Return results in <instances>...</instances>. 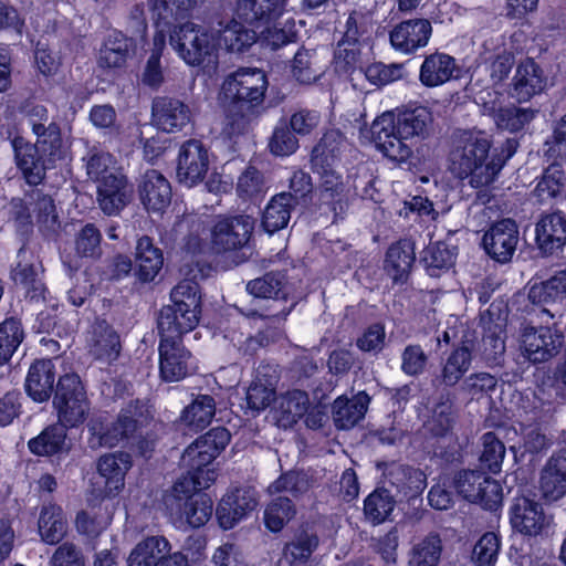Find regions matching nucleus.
<instances>
[{
	"label": "nucleus",
	"instance_id": "50",
	"mask_svg": "<svg viewBox=\"0 0 566 566\" xmlns=\"http://www.w3.org/2000/svg\"><path fill=\"white\" fill-rule=\"evenodd\" d=\"M221 41L229 52H243L256 42V31L233 19L221 31Z\"/></svg>",
	"mask_w": 566,
	"mask_h": 566
},
{
	"label": "nucleus",
	"instance_id": "46",
	"mask_svg": "<svg viewBox=\"0 0 566 566\" xmlns=\"http://www.w3.org/2000/svg\"><path fill=\"white\" fill-rule=\"evenodd\" d=\"M348 143L338 130L327 132L312 153L314 168H324V164L336 163L343 150L348 148Z\"/></svg>",
	"mask_w": 566,
	"mask_h": 566
},
{
	"label": "nucleus",
	"instance_id": "32",
	"mask_svg": "<svg viewBox=\"0 0 566 566\" xmlns=\"http://www.w3.org/2000/svg\"><path fill=\"white\" fill-rule=\"evenodd\" d=\"M539 489L547 502H554L566 493V449L551 458L542 471Z\"/></svg>",
	"mask_w": 566,
	"mask_h": 566
},
{
	"label": "nucleus",
	"instance_id": "64",
	"mask_svg": "<svg viewBox=\"0 0 566 566\" xmlns=\"http://www.w3.org/2000/svg\"><path fill=\"white\" fill-rule=\"evenodd\" d=\"M50 566H85L82 551L73 543L61 544L50 558Z\"/></svg>",
	"mask_w": 566,
	"mask_h": 566
},
{
	"label": "nucleus",
	"instance_id": "4",
	"mask_svg": "<svg viewBox=\"0 0 566 566\" xmlns=\"http://www.w3.org/2000/svg\"><path fill=\"white\" fill-rule=\"evenodd\" d=\"M230 442L226 428H213L198 438L184 452L182 462L190 471L175 483V494H187L191 489H208L217 479V472L209 465Z\"/></svg>",
	"mask_w": 566,
	"mask_h": 566
},
{
	"label": "nucleus",
	"instance_id": "5",
	"mask_svg": "<svg viewBox=\"0 0 566 566\" xmlns=\"http://www.w3.org/2000/svg\"><path fill=\"white\" fill-rule=\"evenodd\" d=\"M182 270L188 279L178 283L171 291L174 305L160 313L158 327L160 332L185 334L192 331L199 323L200 293L198 279H202L205 268L197 264L196 269Z\"/></svg>",
	"mask_w": 566,
	"mask_h": 566
},
{
	"label": "nucleus",
	"instance_id": "14",
	"mask_svg": "<svg viewBox=\"0 0 566 566\" xmlns=\"http://www.w3.org/2000/svg\"><path fill=\"white\" fill-rule=\"evenodd\" d=\"M452 483L457 493L469 502L479 503L488 510H495L501 504V485L481 472H460Z\"/></svg>",
	"mask_w": 566,
	"mask_h": 566
},
{
	"label": "nucleus",
	"instance_id": "18",
	"mask_svg": "<svg viewBox=\"0 0 566 566\" xmlns=\"http://www.w3.org/2000/svg\"><path fill=\"white\" fill-rule=\"evenodd\" d=\"M209 169L208 150L199 140H188L180 147L177 178L186 187H195L200 184Z\"/></svg>",
	"mask_w": 566,
	"mask_h": 566
},
{
	"label": "nucleus",
	"instance_id": "52",
	"mask_svg": "<svg viewBox=\"0 0 566 566\" xmlns=\"http://www.w3.org/2000/svg\"><path fill=\"white\" fill-rule=\"evenodd\" d=\"M535 191L541 200L566 196V171L558 164L551 165L538 181Z\"/></svg>",
	"mask_w": 566,
	"mask_h": 566
},
{
	"label": "nucleus",
	"instance_id": "28",
	"mask_svg": "<svg viewBox=\"0 0 566 566\" xmlns=\"http://www.w3.org/2000/svg\"><path fill=\"white\" fill-rule=\"evenodd\" d=\"M536 243L544 254H553L566 244V217L559 212L543 216L535 228Z\"/></svg>",
	"mask_w": 566,
	"mask_h": 566
},
{
	"label": "nucleus",
	"instance_id": "43",
	"mask_svg": "<svg viewBox=\"0 0 566 566\" xmlns=\"http://www.w3.org/2000/svg\"><path fill=\"white\" fill-rule=\"evenodd\" d=\"M214 413L213 398L208 395H199L182 410L180 422L190 430H202L210 424Z\"/></svg>",
	"mask_w": 566,
	"mask_h": 566
},
{
	"label": "nucleus",
	"instance_id": "13",
	"mask_svg": "<svg viewBox=\"0 0 566 566\" xmlns=\"http://www.w3.org/2000/svg\"><path fill=\"white\" fill-rule=\"evenodd\" d=\"M202 489H191L189 493L175 494V485L171 493L165 497V504L170 515L180 523H186L191 527L205 525L212 514V500L203 493Z\"/></svg>",
	"mask_w": 566,
	"mask_h": 566
},
{
	"label": "nucleus",
	"instance_id": "40",
	"mask_svg": "<svg viewBox=\"0 0 566 566\" xmlns=\"http://www.w3.org/2000/svg\"><path fill=\"white\" fill-rule=\"evenodd\" d=\"M169 549V543L165 537L149 536L132 549L127 557V566H158Z\"/></svg>",
	"mask_w": 566,
	"mask_h": 566
},
{
	"label": "nucleus",
	"instance_id": "36",
	"mask_svg": "<svg viewBox=\"0 0 566 566\" xmlns=\"http://www.w3.org/2000/svg\"><path fill=\"white\" fill-rule=\"evenodd\" d=\"M500 312V307L492 304L486 315L482 316L485 325L483 346L488 359H496L505 350L506 316Z\"/></svg>",
	"mask_w": 566,
	"mask_h": 566
},
{
	"label": "nucleus",
	"instance_id": "59",
	"mask_svg": "<svg viewBox=\"0 0 566 566\" xmlns=\"http://www.w3.org/2000/svg\"><path fill=\"white\" fill-rule=\"evenodd\" d=\"M75 253L80 259H95L101 254V233L93 224L84 226L75 238Z\"/></svg>",
	"mask_w": 566,
	"mask_h": 566
},
{
	"label": "nucleus",
	"instance_id": "2",
	"mask_svg": "<svg viewBox=\"0 0 566 566\" xmlns=\"http://www.w3.org/2000/svg\"><path fill=\"white\" fill-rule=\"evenodd\" d=\"M430 114L426 108H416L395 115L384 112L370 126L371 140L389 160L406 164L413 156V148L427 136Z\"/></svg>",
	"mask_w": 566,
	"mask_h": 566
},
{
	"label": "nucleus",
	"instance_id": "49",
	"mask_svg": "<svg viewBox=\"0 0 566 566\" xmlns=\"http://www.w3.org/2000/svg\"><path fill=\"white\" fill-rule=\"evenodd\" d=\"M396 502L385 489H377L370 493L364 502L366 518L373 524L385 522L395 509Z\"/></svg>",
	"mask_w": 566,
	"mask_h": 566
},
{
	"label": "nucleus",
	"instance_id": "11",
	"mask_svg": "<svg viewBox=\"0 0 566 566\" xmlns=\"http://www.w3.org/2000/svg\"><path fill=\"white\" fill-rule=\"evenodd\" d=\"M371 28L370 18L361 12L354 11L346 21L344 39L335 51V63L345 72L355 70L361 65L364 51L370 49L363 38Z\"/></svg>",
	"mask_w": 566,
	"mask_h": 566
},
{
	"label": "nucleus",
	"instance_id": "8",
	"mask_svg": "<svg viewBox=\"0 0 566 566\" xmlns=\"http://www.w3.org/2000/svg\"><path fill=\"white\" fill-rule=\"evenodd\" d=\"M268 86L266 74L261 69L239 67L223 80L220 97L252 112L263 103Z\"/></svg>",
	"mask_w": 566,
	"mask_h": 566
},
{
	"label": "nucleus",
	"instance_id": "25",
	"mask_svg": "<svg viewBox=\"0 0 566 566\" xmlns=\"http://www.w3.org/2000/svg\"><path fill=\"white\" fill-rule=\"evenodd\" d=\"M481 59L490 62L489 71L494 84L507 78L514 64L512 46H507L502 35L490 38L483 43Z\"/></svg>",
	"mask_w": 566,
	"mask_h": 566
},
{
	"label": "nucleus",
	"instance_id": "54",
	"mask_svg": "<svg viewBox=\"0 0 566 566\" xmlns=\"http://www.w3.org/2000/svg\"><path fill=\"white\" fill-rule=\"evenodd\" d=\"M491 115L500 129L517 132L534 118L535 112L531 108L507 106L493 111Z\"/></svg>",
	"mask_w": 566,
	"mask_h": 566
},
{
	"label": "nucleus",
	"instance_id": "3",
	"mask_svg": "<svg viewBox=\"0 0 566 566\" xmlns=\"http://www.w3.org/2000/svg\"><path fill=\"white\" fill-rule=\"evenodd\" d=\"M33 133L38 137L34 146L19 136L12 139L11 145L17 166L27 182L38 185L43 179L45 169L67 158L70 144L62 139L55 124L44 128L41 124L33 123Z\"/></svg>",
	"mask_w": 566,
	"mask_h": 566
},
{
	"label": "nucleus",
	"instance_id": "20",
	"mask_svg": "<svg viewBox=\"0 0 566 566\" xmlns=\"http://www.w3.org/2000/svg\"><path fill=\"white\" fill-rule=\"evenodd\" d=\"M518 242V228L512 219H502L490 227L483 235V247L488 254L499 262H507L513 256Z\"/></svg>",
	"mask_w": 566,
	"mask_h": 566
},
{
	"label": "nucleus",
	"instance_id": "17",
	"mask_svg": "<svg viewBox=\"0 0 566 566\" xmlns=\"http://www.w3.org/2000/svg\"><path fill=\"white\" fill-rule=\"evenodd\" d=\"M510 522L515 532L537 536L549 526L551 517L537 501L523 494L516 496L511 505Z\"/></svg>",
	"mask_w": 566,
	"mask_h": 566
},
{
	"label": "nucleus",
	"instance_id": "58",
	"mask_svg": "<svg viewBox=\"0 0 566 566\" xmlns=\"http://www.w3.org/2000/svg\"><path fill=\"white\" fill-rule=\"evenodd\" d=\"M294 509L287 497L273 500L264 511V523L271 532H279L293 517Z\"/></svg>",
	"mask_w": 566,
	"mask_h": 566
},
{
	"label": "nucleus",
	"instance_id": "21",
	"mask_svg": "<svg viewBox=\"0 0 566 566\" xmlns=\"http://www.w3.org/2000/svg\"><path fill=\"white\" fill-rule=\"evenodd\" d=\"M88 354L98 363L112 365L117 360L122 344L117 332L105 321L96 322L87 338Z\"/></svg>",
	"mask_w": 566,
	"mask_h": 566
},
{
	"label": "nucleus",
	"instance_id": "33",
	"mask_svg": "<svg viewBox=\"0 0 566 566\" xmlns=\"http://www.w3.org/2000/svg\"><path fill=\"white\" fill-rule=\"evenodd\" d=\"M546 87L543 70L531 59L522 61L513 77L514 94L520 101H528Z\"/></svg>",
	"mask_w": 566,
	"mask_h": 566
},
{
	"label": "nucleus",
	"instance_id": "12",
	"mask_svg": "<svg viewBox=\"0 0 566 566\" xmlns=\"http://www.w3.org/2000/svg\"><path fill=\"white\" fill-rule=\"evenodd\" d=\"M518 343L520 350L527 360L543 363L559 353L564 344V334L556 323L552 326H524Z\"/></svg>",
	"mask_w": 566,
	"mask_h": 566
},
{
	"label": "nucleus",
	"instance_id": "38",
	"mask_svg": "<svg viewBox=\"0 0 566 566\" xmlns=\"http://www.w3.org/2000/svg\"><path fill=\"white\" fill-rule=\"evenodd\" d=\"M273 409L277 424L289 428L306 413L308 397L301 390L286 392L274 400Z\"/></svg>",
	"mask_w": 566,
	"mask_h": 566
},
{
	"label": "nucleus",
	"instance_id": "1",
	"mask_svg": "<svg viewBox=\"0 0 566 566\" xmlns=\"http://www.w3.org/2000/svg\"><path fill=\"white\" fill-rule=\"evenodd\" d=\"M490 134L480 129L461 132L449 154V169L460 179H469L475 189L489 188L504 167V159L492 147Z\"/></svg>",
	"mask_w": 566,
	"mask_h": 566
},
{
	"label": "nucleus",
	"instance_id": "31",
	"mask_svg": "<svg viewBox=\"0 0 566 566\" xmlns=\"http://www.w3.org/2000/svg\"><path fill=\"white\" fill-rule=\"evenodd\" d=\"M55 382V367L51 359L34 361L25 377V391L34 401H46L53 391Z\"/></svg>",
	"mask_w": 566,
	"mask_h": 566
},
{
	"label": "nucleus",
	"instance_id": "24",
	"mask_svg": "<svg viewBox=\"0 0 566 566\" xmlns=\"http://www.w3.org/2000/svg\"><path fill=\"white\" fill-rule=\"evenodd\" d=\"M289 0H239L235 15L248 23H273L287 12Z\"/></svg>",
	"mask_w": 566,
	"mask_h": 566
},
{
	"label": "nucleus",
	"instance_id": "27",
	"mask_svg": "<svg viewBox=\"0 0 566 566\" xmlns=\"http://www.w3.org/2000/svg\"><path fill=\"white\" fill-rule=\"evenodd\" d=\"M432 32L428 20L417 19L401 22L390 32V42L396 50L411 53L427 45Z\"/></svg>",
	"mask_w": 566,
	"mask_h": 566
},
{
	"label": "nucleus",
	"instance_id": "16",
	"mask_svg": "<svg viewBox=\"0 0 566 566\" xmlns=\"http://www.w3.org/2000/svg\"><path fill=\"white\" fill-rule=\"evenodd\" d=\"M253 229L254 219L249 216L219 220L211 231L212 251L221 254L242 250L248 244Z\"/></svg>",
	"mask_w": 566,
	"mask_h": 566
},
{
	"label": "nucleus",
	"instance_id": "15",
	"mask_svg": "<svg viewBox=\"0 0 566 566\" xmlns=\"http://www.w3.org/2000/svg\"><path fill=\"white\" fill-rule=\"evenodd\" d=\"M161 333L159 343V370L165 381H179L192 369V356L182 345L177 333Z\"/></svg>",
	"mask_w": 566,
	"mask_h": 566
},
{
	"label": "nucleus",
	"instance_id": "62",
	"mask_svg": "<svg viewBox=\"0 0 566 566\" xmlns=\"http://www.w3.org/2000/svg\"><path fill=\"white\" fill-rule=\"evenodd\" d=\"M369 83L381 86L390 84L402 77V66L399 64H384L376 62L367 66L364 71Z\"/></svg>",
	"mask_w": 566,
	"mask_h": 566
},
{
	"label": "nucleus",
	"instance_id": "57",
	"mask_svg": "<svg viewBox=\"0 0 566 566\" xmlns=\"http://www.w3.org/2000/svg\"><path fill=\"white\" fill-rule=\"evenodd\" d=\"M22 338L23 333L18 321L10 318L0 324V365L11 358Z\"/></svg>",
	"mask_w": 566,
	"mask_h": 566
},
{
	"label": "nucleus",
	"instance_id": "37",
	"mask_svg": "<svg viewBox=\"0 0 566 566\" xmlns=\"http://www.w3.org/2000/svg\"><path fill=\"white\" fill-rule=\"evenodd\" d=\"M370 398L365 391H359L353 397L347 399L339 396L333 405V420L338 429H350L359 422L369 405Z\"/></svg>",
	"mask_w": 566,
	"mask_h": 566
},
{
	"label": "nucleus",
	"instance_id": "23",
	"mask_svg": "<svg viewBox=\"0 0 566 566\" xmlns=\"http://www.w3.org/2000/svg\"><path fill=\"white\" fill-rule=\"evenodd\" d=\"M97 184V199L105 213L115 214L129 202L133 188L119 171Z\"/></svg>",
	"mask_w": 566,
	"mask_h": 566
},
{
	"label": "nucleus",
	"instance_id": "39",
	"mask_svg": "<svg viewBox=\"0 0 566 566\" xmlns=\"http://www.w3.org/2000/svg\"><path fill=\"white\" fill-rule=\"evenodd\" d=\"M67 524L61 506L54 503H46L42 506L38 532L41 539L50 545L57 544L66 535Z\"/></svg>",
	"mask_w": 566,
	"mask_h": 566
},
{
	"label": "nucleus",
	"instance_id": "60",
	"mask_svg": "<svg viewBox=\"0 0 566 566\" xmlns=\"http://www.w3.org/2000/svg\"><path fill=\"white\" fill-rule=\"evenodd\" d=\"M117 171L116 161L108 153H93L86 161L87 176L95 182H99L107 178V175H114Z\"/></svg>",
	"mask_w": 566,
	"mask_h": 566
},
{
	"label": "nucleus",
	"instance_id": "6",
	"mask_svg": "<svg viewBox=\"0 0 566 566\" xmlns=\"http://www.w3.org/2000/svg\"><path fill=\"white\" fill-rule=\"evenodd\" d=\"M169 31V42L177 55L190 66L216 70L219 63V45L213 31L187 21Z\"/></svg>",
	"mask_w": 566,
	"mask_h": 566
},
{
	"label": "nucleus",
	"instance_id": "22",
	"mask_svg": "<svg viewBox=\"0 0 566 566\" xmlns=\"http://www.w3.org/2000/svg\"><path fill=\"white\" fill-rule=\"evenodd\" d=\"M153 122L163 132L182 130L191 120L189 107L179 99L161 96L153 102Z\"/></svg>",
	"mask_w": 566,
	"mask_h": 566
},
{
	"label": "nucleus",
	"instance_id": "47",
	"mask_svg": "<svg viewBox=\"0 0 566 566\" xmlns=\"http://www.w3.org/2000/svg\"><path fill=\"white\" fill-rule=\"evenodd\" d=\"M442 543L438 535L429 534L417 541L409 553L408 566H438Z\"/></svg>",
	"mask_w": 566,
	"mask_h": 566
},
{
	"label": "nucleus",
	"instance_id": "48",
	"mask_svg": "<svg viewBox=\"0 0 566 566\" xmlns=\"http://www.w3.org/2000/svg\"><path fill=\"white\" fill-rule=\"evenodd\" d=\"M292 197L282 192L272 198L264 212L262 224L269 233H273L287 226L291 218Z\"/></svg>",
	"mask_w": 566,
	"mask_h": 566
},
{
	"label": "nucleus",
	"instance_id": "63",
	"mask_svg": "<svg viewBox=\"0 0 566 566\" xmlns=\"http://www.w3.org/2000/svg\"><path fill=\"white\" fill-rule=\"evenodd\" d=\"M308 489V481L305 474L300 472H287L269 485V493L275 494L289 492L297 496Z\"/></svg>",
	"mask_w": 566,
	"mask_h": 566
},
{
	"label": "nucleus",
	"instance_id": "30",
	"mask_svg": "<svg viewBox=\"0 0 566 566\" xmlns=\"http://www.w3.org/2000/svg\"><path fill=\"white\" fill-rule=\"evenodd\" d=\"M130 467V455L125 452L108 453L99 458L97 470L105 480L107 496H115L124 489L125 475Z\"/></svg>",
	"mask_w": 566,
	"mask_h": 566
},
{
	"label": "nucleus",
	"instance_id": "7",
	"mask_svg": "<svg viewBox=\"0 0 566 566\" xmlns=\"http://www.w3.org/2000/svg\"><path fill=\"white\" fill-rule=\"evenodd\" d=\"M196 3L197 0H156L153 4V15L156 19L157 31L153 39L151 54L143 74V82L147 86L157 88L164 82L160 56L166 46L165 27L186 17Z\"/></svg>",
	"mask_w": 566,
	"mask_h": 566
},
{
	"label": "nucleus",
	"instance_id": "61",
	"mask_svg": "<svg viewBox=\"0 0 566 566\" xmlns=\"http://www.w3.org/2000/svg\"><path fill=\"white\" fill-rule=\"evenodd\" d=\"M505 455V447L493 432H488L483 436V452L481 461L492 472H497L501 469Z\"/></svg>",
	"mask_w": 566,
	"mask_h": 566
},
{
	"label": "nucleus",
	"instance_id": "10",
	"mask_svg": "<svg viewBox=\"0 0 566 566\" xmlns=\"http://www.w3.org/2000/svg\"><path fill=\"white\" fill-rule=\"evenodd\" d=\"M143 406L132 403L120 411L116 421L96 418L90 423L88 446L92 449L102 447L113 448L123 439L136 431L143 422Z\"/></svg>",
	"mask_w": 566,
	"mask_h": 566
},
{
	"label": "nucleus",
	"instance_id": "42",
	"mask_svg": "<svg viewBox=\"0 0 566 566\" xmlns=\"http://www.w3.org/2000/svg\"><path fill=\"white\" fill-rule=\"evenodd\" d=\"M528 297L535 304L566 302V270L556 271L546 281L533 284Z\"/></svg>",
	"mask_w": 566,
	"mask_h": 566
},
{
	"label": "nucleus",
	"instance_id": "9",
	"mask_svg": "<svg viewBox=\"0 0 566 566\" xmlns=\"http://www.w3.org/2000/svg\"><path fill=\"white\" fill-rule=\"evenodd\" d=\"M53 405L63 428H74L84 422L90 402L76 374H65L59 379Z\"/></svg>",
	"mask_w": 566,
	"mask_h": 566
},
{
	"label": "nucleus",
	"instance_id": "55",
	"mask_svg": "<svg viewBox=\"0 0 566 566\" xmlns=\"http://www.w3.org/2000/svg\"><path fill=\"white\" fill-rule=\"evenodd\" d=\"M127 53V39L120 33H114L101 49L98 64L102 67H122L126 62Z\"/></svg>",
	"mask_w": 566,
	"mask_h": 566
},
{
	"label": "nucleus",
	"instance_id": "44",
	"mask_svg": "<svg viewBox=\"0 0 566 566\" xmlns=\"http://www.w3.org/2000/svg\"><path fill=\"white\" fill-rule=\"evenodd\" d=\"M27 251L21 249L18 253L19 262L12 270V279L17 285L22 286L25 290L27 295L31 300H38L44 294V285L39 277V269L28 262Z\"/></svg>",
	"mask_w": 566,
	"mask_h": 566
},
{
	"label": "nucleus",
	"instance_id": "26",
	"mask_svg": "<svg viewBox=\"0 0 566 566\" xmlns=\"http://www.w3.org/2000/svg\"><path fill=\"white\" fill-rule=\"evenodd\" d=\"M30 452L36 457L61 459L69 454L71 444L66 429L59 423L45 427L36 437L28 441Z\"/></svg>",
	"mask_w": 566,
	"mask_h": 566
},
{
	"label": "nucleus",
	"instance_id": "35",
	"mask_svg": "<svg viewBox=\"0 0 566 566\" xmlns=\"http://www.w3.org/2000/svg\"><path fill=\"white\" fill-rule=\"evenodd\" d=\"M163 265V252L154 245L151 239L148 237L138 239L135 251V269L138 279L143 282L154 281Z\"/></svg>",
	"mask_w": 566,
	"mask_h": 566
},
{
	"label": "nucleus",
	"instance_id": "41",
	"mask_svg": "<svg viewBox=\"0 0 566 566\" xmlns=\"http://www.w3.org/2000/svg\"><path fill=\"white\" fill-rule=\"evenodd\" d=\"M256 41L262 45L271 48L272 50L286 45L295 40V21L292 17H287L273 23H259L255 24Z\"/></svg>",
	"mask_w": 566,
	"mask_h": 566
},
{
	"label": "nucleus",
	"instance_id": "53",
	"mask_svg": "<svg viewBox=\"0 0 566 566\" xmlns=\"http://www.w3.org/2000/svg\"><path fill=\"white\" fill-rule=\"evenodd\" d=\"M472 354L467 347L454 349L447 358L442 368V381L448 386H454L470 369Z\"/></svg>",
	"mask_w": 566,
	"mask_h": 566
},
{
	"label": "nucleus",
	"instance_id": "29",
	"mask_svg": "<svg viewBox=\"0 0 566 566\" xmlns=\"http://www.w3.org/2000/svg\"><path fill=\"white\" fill-rule=\"evenodd\" d=\"M139 193L143 205L151 212H163L171 201L170 184L157 170L145 172Z\"/></svg>",
	"mask_w": 566,
	"mask_h": 566
},
{
	"label": "nucleus",
	"instance_id": "34",
	"mask_svg": "<svg viewBox=\"0 0 566 566\" xmlns=\"http://www.w3.org/2000/svg\"><path fill=\"white\" fill-rule=\"evenodd\" d=\"M458 72L455 60L444 53H434L424 59L420 67V81L424 86H440Z\"/></svg>",
	"mask_w": 566,
	"mask_h": 566
},
{
	"label": "nucleus",
	"instance_id": "56",
	"mask_svg": "<svg viewBox=\"0 0 566 566\" xmlns=\"http://www.w3.org/2000/svg\"><path fill=\"white\" fill-rule=\"evenodd\" d=\"M423 261L430 276H438L439 271L450 269L455 261V249L443 242H437L428 247Z\"/></svg>",
	"mask_w": 566,
	"mask_h": 566
},
{
	"label": "nucleus",
	"instance_id": "45",
	"mask_svg": "<svg viewBox=\"0 0 566 566\" xmlns=\"http://www.w3.org/2000/svg\"><path fill=\"white\" fill-rule=\"evenodd\" d=\"M415 261V252L411 244L407 241H400L387 251L385 260V270L395 282L403 281Z\"/></svg>",
	"mask_w": 566,
	"mask_h": 566
},
{
	"label": "nucleus",
	"instance_id": "51",
	"mask_svg": "<svg viewBox=\"0 0 566 566\" xmlns=\"http://www.w3.org/2000/svg\"><path fill=\"white\" fill-rule=\"evenodd\" d=\"M318 545L317 536L302 533L284 549V560L289 566H308L310 558Z\"/></svg>",
	"mask_w": 566,
	"mask_h": 566
},
{
	"label": "nucleus",
	"instance_id": "19",
	"mask_svg": "<svg viewBox=\"0 0 566 566\" xmlns=\"http://www.w3.org/2000/svg\"><path fill=\"white\" fill-rule=\"evenodd\" d=\"M258 505L255 491L234 489L229 491L217 507V518L223 530H231L252 513Z\"/></svg>",
	"mask_w": 566,
	"mask_h": 566
}]
</instances>
